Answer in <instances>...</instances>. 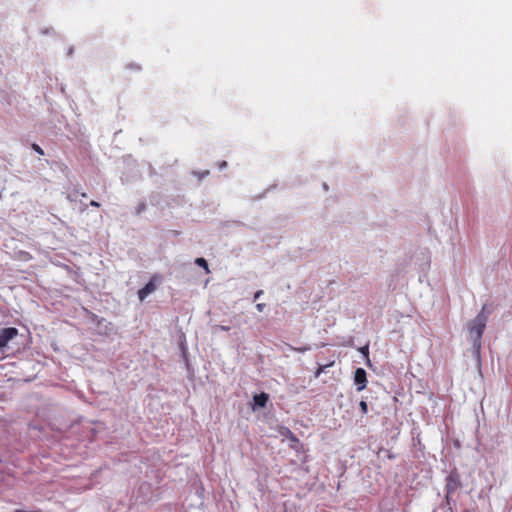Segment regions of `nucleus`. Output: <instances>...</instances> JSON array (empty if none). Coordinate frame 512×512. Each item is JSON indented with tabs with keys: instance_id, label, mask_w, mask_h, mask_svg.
Listing matches in <instances>:
<instances>
[{
	"instance_id": "nucleus-1",
	"label": "nucleus",
	"mask_w": 512,
	"mask_h": 512,
	"mask_svg": "<svg viewBox=\"0 0 512 512\" xmlns=\"http://www.w3.org/2000/svg\"><path fill=\"white\" fill-rule=\"evenodd\" d=\"M489 312L487 311V305H484L479 314L471 321L468 322V332L473 346L477 349L480 348L481 338L486 327Z\"/></svg>"
},
{
	"instance_id": "nucleus-2",
	"label": "nucleus",
	"mask_w": 512,
	"mask_h": 512,
	"mask_svg": "<svg viewBox=\"0 0 512 512\" xmlns=\"http://www.w3.org/2000/svg\"><path fill=\"white\" fill-rule=\"evenodd\" d=\"M462 487L460 474L456 469L452 470L446 477V498L449 499L450 495Z\"/></svg>"
},
{
	"instance_id": "nucleus-3",
	"label": "nucleus",
	"mask_w": 512,
	"mask_h": 512,
	"mask_svg": "<svg viewBox=\"0 0 512 512\" xmlns=\"http://www.w3.org/2000/svg\"><path fill=\"white\" fill-rule=\"evenodd\" d=\"M18 335V330L14 327L4 328L0 331V348L8 345L9 341Z\"/></svg>"
},
{
	"instance_id": "nucleus-4",
	"label": "nucleus",
	"mask_w": 512,
	"mask_h": 512,
	"mask_svg": "<svg viewBox=\"0 0 512 512\" xmlns=\"http://www.w3.org/2000/svg\"><path fill=\"white\" fill-rule=\"evenodd\" d=\"M354 382L357 385V390L362 391L367 385V374L363 368H357L354 372Z\"/></svg>"
},
{
	"instance_id": "nucleus-5",
	"label": "nucleus",
	"mask_w": 512,
	"mask_h": 512,
	"mask_svg": "<svg viewBox=\"0 0 512 512\" xmlns=\"http://www.w3.org/2000/svg\"><path fill=\"white\" fill-rule=\"evenodd\" d=\"M155 277H153L143 288L138 291V297L140 301H143L149 294L155 291L156 285L154 283Z\"/></svg>"
},
{
	"instance_id": "nucleus-6",
	"label": "nucleus",
	"mask_w": 512,
	"mask_h": 512,
	"mask_svg": "<svg viewBox=\"0 0 512 512\" xmlns=\"http://www.w3.org/2000/svg\"><path fill=\"white\" fill-rule=\"evenodd\" d=\"M253 400H254V403L256 406L263 408L266 406V404L269 400V395L265 392H262V393L256 394L253 397Z\"/></svg>"
},
{
	"instance_id": "nucleus-7",
	"label": "nucleus",
	"mask_w": 512,
	"mask_h": 512,
	"mask_svg": "<svg viewBox=\"0 0 512 512\" xmlns=\"http://www.w3.org/2000/svg\"><path fill=\"white\" fill-rule=\"evenodd\" d=\"M195 263H196L198 266L203 267V268L206 270V272H207V273H209V272H210V271H209V268H208V263H207V261H206L204 258H197V259L195 260Z\"/></svg>"
},
{
	"instance_id": "nucleus-8",
	"label": "nucleus",
	"mask_w": 512,
	"mask_h": 512,
	"mask_svg": "<svg viewBox=\"0 0 512 512\" xmlns=\"http://www.w3.org/2000/svg\"><path fill=\"white\" fill-rule=\"evenodd\" d=\"M360 352L367 359V363H370V360H369V347H368V345H365V346L361 347L360 348Z\"/></svg>"
},
{
	"instance_id": "nucleus-9",
	"label": "nucleus",
	"mask_w": 512,
	"mask_h": 512,
	"mask_svg": "<svg viewBox=\"0 0 512 512\" xmlns=\"http://www.w3.org/2000/svg\"><path fill=\"white\" fill-rule=\"evenodd\" d=\"M359 406H360L361 412H362L363 414H367V412H368V405H367V402H366V401H364V400H362V401H360Z\"/></svg>"
},
{
	"instance_id": "nucleus-10",
	"label": "nucleus",
	"mask_w": 512,
	"mask_h": 512,
	"mask_svg": "<svg viewBox=\"0 0 512 512\" xmlns=\"http://www.w3.org/2000/svg\"><path fill=\"white\" fill-rule=\"evenodd\" d=\"M32 149L40 155H44L43 149L38 144H32Z\"/></svg>"
},
{
	"instance_id": "nucleus-11",
	"label": "nucleus",
	"mask_w": 512,
	"mask_h": 512,
	"mask_svg": "<svg viewBox=\"0 0 512 512\" xmlns=\"http://www.w3.org/2000/svg\"><path fill=\"white\" fill-rule=\"evenodd\" d=\"M216 329H218L220 331H229L230 327L229 326H224V325H217Z\"/></svg>"
},
{
	"instance_id": "nucleus-12",
	"label": "nucleus",
	"mask_w": 512,
	"mask_h": 512,
	"mask_svg": "<svg viewBox=\"0 0 512 512\" xmlns=\"http://www.w3.org/2000/svg\"><path fill=\"white\" fill-rule=\"evenodd\" d=\"M265 306H266V305H265L264 303H258V304L256 305V309H257V311H258V312H263V310H264Z\"/></svg>"
},
{
	"instance_id": "nucleus-13",
	"label": "nucleus",
	"mask_w": 512,
	"mask_h": 512,
	"mask_svg": "<svg viewBox=\"0 0 512 512\" xmlns=\"http://www.w3.org/2000/svg\"><path fill=\"white\" fill-rule=\"evenodd\" d=\"M263 294V291L262 290H258L255 295H254V299L257 300L261 295Z\"/></svg>"
},
{
	"instance_id": "nucleus-14",
	"label": "nucleus",
	"mask_w": 512,
	"mask_h": 512,
	"mask_svg": "<svg viewBox=\"0 0 512 512\" xmlns=\"http://www.w3.org/2000/svg\"><path fill=\"white\" fill-rule=\"evenodd\" d=\"M90 205L93 206V207H99L100 206V204L97 201H94V200H92L90 202Z\"/></svg>"
},
{
	"instance_id": "nucleus-15",
	"label": "nucleus",
	"mask_w": 512,
	"mask_h": 512,
	"mask_svg": "<svg viewBox=\"0 0 512 512\" xmlns=\"http://www.w3.org/2000/svg\"><path fill=\"white\" fill-rule=\"evenodd\" d=\"M293 350L298 351V352H304L307 350V348H293Z\"/></svg>"
},
{
	"instance_id": "nucleus-16",
	"label": "nucleus",
	"mask_w": 512,
	"mask_h": 512,
	"mask_svg": "<svg viewBox=\"0 0 512 512\" xmlns=\"http://www.w3.org/2000/svg\"><path fill=\"white\" fill-rule=\"evenodd\" d=\"M145 208V206L142 204L139 209H138V213H140L143 209Z\"/></svg>"
}]
</instances>
